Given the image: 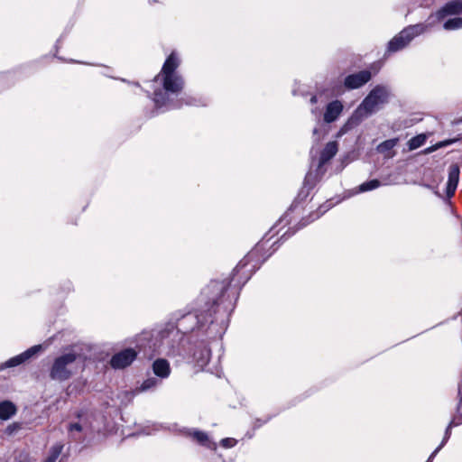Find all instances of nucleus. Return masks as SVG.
I'll use <instances>...</instances> for the list:
<instances>
[{"mask_svg":"<svg viewBox=\"0 0 462 462\" xmlns=\"http://www.w3.org/2000/svg\"><path fill=\"white\" fill-rule=\"evenodd\" d=\"M136 355V351L132 348L125 349L113 356L110 364L114 368H125L135 359Z\"/></svg>","mask_w":462,"mask_h":462,"instance_id":"0eeeda50","label":"nucleus"},{"mask_svg":"<svg viewBox=\"0 0 462 462\" xmlns=\"http://www.w3.org/2000/svg\"><path fill=\"white\" fill-rule=\"evenodd\" d=\"M433 150H434V149H432V148H430V149H427V150L425 151V152L427 153V152H431V151H433Z\"/></svg>","mask_w":462,"mask_h":462,"instance_id":"72a5a7b5","label":"nucleus"},{"mask_svg":"<svg viewBox=\"0 0 462 462\" xmlns=\"http://www.w3.org/2000/svg\"><path fill=\"white\" fill-rule=\"evenodd\" d=\"M74 430H76V431H79H79H82V430H83V428H82V426H81L79 423H72V424H70V425H69V432H72V431H74Z\"/></svg>","mask_w":462,"mask_h":462,"instance_id":"bb28decb","label":"nucleus"},{"mask_svg":"<svg viewBox=\"0 0 462 462\" xmlns=\"http://www.w3.org/2000/svg\"><path fill=\"white\" fill-rule=\"evenodd\" d=\"M157 383H158L157 379H155V378H148L147 380H145L142 383L141 390L142 391L149 390L151 388L155 387L157 385Z\"/></svg>","mask_w":462,"mask_h":462,"instance_id":"5701e85b","label":"nucleus"},{"mask_svg":"<svg viewBox=\"0 0 462 462\" xmlns=\"http://www.w3.org/2000/svg\"><path fill=\"white\" fill-rule=\"evenodd\" d=\"M443 23L442 29H462V0H448L431 13L424 23L409 24L402 29H431Z\"/></svg>","mask_w":462,"mask_h":462,"instance_id":"7ed1b4c3","label":"nucleus"},{"mask_svg":"<svg viewBox=\"0 0 462 462\" xmlns=\"http://www.w3.org/2000/svg\"><path fill=\"white\" fill-rule=\"evenodd\" d=\"M397 143V138L386 140L377 146V151L380 153L384 154L385 157L392 158L395 154L393 149L394 148V146H396Z\"/></svg>","mask_w":462,"mask_h":462,"instance_id":"2eb2a0df","label":"nucleus"},{"mask_svg":"<svg viewBox=\"0 0 462 462\" xmlns=\"http://www.w3.org/2000/svg\"><path fill=\"white\" fill-rule=\"evenodd\" d=\"M415 36H417V33H411L410 31H401L389 42L388 51L395 52L403 49Z\"/></svg>","mask_w":462,"mask_h":462,"instance_id":"6e6552de","label":"nucleus"},{"mask_svg":"<svg viewBox=\"0 0 462 462\" xmlns=\"http://www.w3.org/2000/svg\"><path fill=\"white\" fill-rule=\"evenodd\" d=\"M177 332L174 330L163 333L161 338V344L158 346L157 349L152 350L151 354H148L145 350V346L143 343L138 344L139 350L143 349L144 356L152 357L155 353L158 354H166L171 355L173 353V347L171 346V340L172 337H175Z\"/></svg>","mask_w":462,"mask_h":462,"instance_id":"423d86ee","label":"nucleus"},{"mask_svg":"<svg viewBox=\"0 0 462 462\" xmlns=\"http://www.w3.org/2000/svg\"><path fill=\"white\" fill-rule=\"evenodd\" d=\"M444 446V443H441L433 452L432 454L430 456V457L428 458V460L426 462H432L433 458L435 457V456L437 455V453L443 448Z\"/></svg>","mask_w":462,"mask_h":462,"instance_id":"cd10ccee","label":"nucleus"},{"mask_svg":"<svg viewBox=\"0 0 462 462\" xmlns=\"http://www.w3.org/2000/svg\"><path fill=\"white\" fill-rule=\"evenodd\" d=\"M379 186H380L379 180H369L367 182L361 184L359 187V189H360V191L364 192V191L374 189L378 188Z\"/></svg>","mask_w":462,"mask_h":462,"instance_id":"412c9836","label":"nucleus"},{"mask_svg":"<svg viewBox=\"0 0 462 462\" xmlns=\"http://www.w3.org/2000/svg\"><path fill=\"white\" fill-rule=\"evenodd\" d=\"M439 1V0H406L408 13L418 7L430 8L431 6L437 5Z\"/></svg>","mask_w":462,"mask_h":462,"instance_id":"dca6fc26","label":"nucleus"},{"mask_svg":"<svg viewBox=\"0 0 462 462\" xmlns=\"http://www.w3.org/2000/svg\"><path fill=\"white\" fill-rule=\"evenodd\" d=\"M328 206H326V207L321 206L319 208L320 213L315 214V217H313V219L319 217L322 214H324L328 210Z\"/></svg>","mask_w":462,"mask_h":462,"instance_id":"c756f323","label":"nucleus"},{"mask_svg":"<svg viewBox=\"0 0 462 462\" xmlns=\"http://www.w3.org/2000/svg\"><path fill=\"white\" fill-rule=\"evenodd\" d=\"M337 152V143L329 142L327 143L323 151L321 152L319 158V164L323 165L333 158Z\"/></svg>","mask_w":462,"mask_h":462,"instance_id":"4468645a","label":"nucleus"},{"mask_svg":"<svg viewBox=\"0 0 462 462\" xmlns=\"http://www.w3.org/2000/svg\"><path fill=\"white\" fill-rule=\"evenodd\" d=\"M459 180V168L457 164H451L448 169V180L447 185V195H454Z\"/></svg>","mask_w":462,"mask_h":462,"instance_id":"9b49d317","label":"nucleus"},{"mask_svg":"<svg viewBox=\"0 0 462 462\" xmlns=\"http://www.w3.org/2000/svg\"><path fill=\"white\" fill-rule=\"evenodd\" d=\"M452 427H453V426H450V423H449V424H448V428H447V430H446L444 439H443V440H442V442H441V443H444V445L446 444V442L448 441V439H449V437H450V434H451V431H450V430H451V428H452Z\"/></svg>","mask_w":462,"mask_h":462,"instance_id":"c85d7f7f","label":"nucleus"},{"mask_svg":"<svg viewBox=\"0 0 462 462\" xmlns=\"http://www.w3.org/2000/svg\"><path fill=\"white\" fill-rule=\"evenodd\" d=\"M16 408L11 402L5 401L0 402V419L8 420L14 415Z\"/></svg>","mask_w":462,"mask_h":462,"instance_id":"f3484780","label":"nucleus"},{"mask_svg":"<svg viewBox=\"0 0 462 462\" xmlns=\"http://www.w3.org/2000/svg\"><path fill=\"white\" fill-rule=\"evenodd\" d=\"M254 252H251L250 254H248L242 261H240V263L235 268L234 272L236 273L240 272L242 269H244L245 267H246L249 264V262L251 261V259L254 257Z\"/></svg>","mask_w":462,"mask_h":462,"instance_id":"4be33fe9","label":"nucleus"},{"mask_svg":"<svg viewBox=\"0 0 462 462\" xmlns=\"http://www.w3.org/2000/svg\"><path fill=\"white\" fill-rule=\"evenodd\" d=\"M371 77V72L368 70L359 71L347 76L345 79V86L350 89L358 88L368 82Z\"/></svg>","mask_w":462,"mask_h":462,"instance_id":"1a4fd4ad","label":"nucleus"},{"mask_svg":"<svg viewBox=\"0 0 462 462\" xmlns=\"http://www.w3.org/2000/svg\"><path fill=\"white\" fill-rule=\"evenodd\" d=\"M41 349H42V346H40V345L33 346L31 348L24 351L23 353L9 359L5 363V366L6 367H14V366L19 365L23 364V362L27 361L28 359H30L34 355H36Z\"/></svg>","mask_w":462,"mask_h":462,"instance_id":"9d476101","label":"nucleus"},{"mask_svg":"<svg viewBox=\"0 0 462 462\" xmlns=\"http://www.w3.org/2000/svg\"><path fill=\"white\" fill-rule=\"evenodd\" d=\"M143 339H146V340H149V335L148 334H143Z\"/></svg>","mask_w":462,"mask_h":462,"instance_id":"473e14b6","label":"nucleus"},{"mask_svg":"<svg viewBox=\"0 0 462 462\" xmlns=\"http://www.w3.org/2000/svg\"><path fill=\"white\" fill-rule=\"evenodd\" d=\"M389 91L385 87H375L357 107L355 116H367L387 102Z\"/></svg>","mask_w":462,"mask_h":462,"instance_id":"39448f33","label":"nucleus"},{"mask_svg":"<svg viewBox=\"0 0 462 462\" xmlns=\"http://www.w3.org/2000/svg\"><path fill=\"white\" fill-rule=\"evenodd\" d=\"M343 110V105L340 101L335 100L328 104L325 114L324 121L326 123H332L339 116Z\"/></svg>","mask_w":462,"mask_h":462,"instance_id":"f8f14e48","label":"nucleus"},{"mask_svg":"<svg viewBox=\"0 0 462 462\" xmlns=\"http://www.w3.org/2000/svg\"><path fill=\"white\" fill-rule=\"evenodd\" d=\"M236 440L232 438H226L221 440V445L225 448H232L236 445Z\"/></svg>","mask_w":462,"mask_h":462,"instance_id":"a878e982","label":"nucleus"},{"mask_svg":"<svg viewBox=\"0 0 462 462\" xmlns=\"http://www.w3.org/2000/svg\"><path fill=\"white\" fill-rule=\"evenodd\" d=\"M350 125V122H348L347 124H346V125L341 128V130H340V132H339V134H339V135H340V134H343L346 131H347V129H348V125Z\"/></svg>","mask_w":462,"mask_h":462,"instance_id":"7c9ffc66","label":"nucleus"},{"mask_svg":"<svg viewBox=\"0 0 462 462\" xmlns=\"http://www.w3.org/2000/svg\"><path fill=\"white\" fill-rule=\"evenodd\" d=\"M180 64V59L175 51H172L166 59L161 72L155 77L154 81L162 83L165 92L154 91V102L157 106H166L169 100V93H179L184 85L182 78L176 72Z\"/></svg>","mask_w":462,"mask_h":462,"instance_id":"f03ea898","label":"nucleus"},{"mask_svg":"<svg viewBox=\"0 0 462 462\" xmlns=\"http://www.w3.org/2000/svg\"><path fill=\"white\" fill-rule=\"evenodd\" d=\"M462 424V413H460V407L457 409V414H456L451 421H450V426H458Z\"/></svg>","mask_w":462,"mask_h":462,"instance_id":"b1692460","label":"nucleus"},{"mask_svg":"<svg viewBox=\"0 0 462 462\" xmlns=\"http://www.w3.org/2000/svg\"><path fill=\"white\" fill-rule=\"evenodd\" d=\"M63 449L62 443H56L53 445L51 449L48 457L44 460V462H55L59 456L60 455Z\"/></svg>","mask_w":462,"mask_h":462,"instance_id":"a211bd4d","label":"nucleus"},{"mask_svg":"<svg viewBox=\"0 0 462 462\" xmlns=\"http://www.w3.org/2000/svg\"><path fill=\"white\" fill-rule=\"evenodd\" d=\"M79 355L69 352L55 358L50 371V376L56 381H66L69 379L78 370Z\"/></svg>","mask_w":462,"mask_h":462,"instance_id":"20e7f679","label":"nucleus"},{"mask_svg":"<svg viewBox=\"0 0 462 462\" xmlns=\"http://www.w3.org/2000/svg\"><path fill=\"white\" fill-rule=\"evenodd\" d=\"M425 142H426V135H424V134H419V135H417L415 137H412L408 142L409 149L411 151L415 150V149L422 146Z\"/></svg>","mask_w":462,"mask_h":462,"instance_id":"6ab92c4d","label":"nucleus"},{"mask_svg":"<svg viewBox=\"0 0 462 462\" xmlns=\"http://www.w3.org/2000/svg\"><path fill=\"white\" fill-rule=\"evenodd\" d=\"M192 438L195 439L198 443L204 445V446H209V439L208 435L203 431L196 430L192 433Z\"/></svg>","mask_w":462,"mask_h":462,"instance_id":"aec40b11","label":"nucleus"},{"mask_svg":"<svg viewBox=\"0 0 462 462\" xmlns=\"http://www.w3.org/2000/svg\"><path fill=\"white\" fill-rule=\"evenodd\" d=\"M228 283L225 281L211 282L203 289L200 298L205 302L206 309L201 310L196 317L202 325L210 322L213 323L212 314H221L227 317L231 310V302L225 300V292L227 290Z\"/></svg>","mask_w":462,"mask_h":462,"instance_id":"f257e3e1","label":"nucleus"},{"mask_svg":"<svg viewBox=\"0 0 462 462\" xmlns=\"http://www.w3.org/2000/svg\"><path fill=\"white\" fill-rule=\"evenodd\" d=\"M21 429V425L19 423H13L6 427L5 433L8 435H13L16 431H18Z\"/></svg>","mask_w":462,"mask_h":462,"instance_id":"393cba45","label":"nucleus"},{"mask_svg":"<svg viewBox=\"0 0 462 462\" xmlns=\"http://www.w3.org/2000/svg\"><path fill=\"white\" fill-rule=\"evenodd\" d=\"M152 371L157 376L167 378L171 374L170 364L167 360L159 358L153 362Z\"/></svg>","mask_w":462,"mask_h":462,"instance_id":"ddd939ff","label":"nucleus"},{"mask_svg":"<svg viewBox=\"0 0 462 462\" xmlns=\"http://www.w3.org/2000/svg\"><path fill=\"white\" fill-rule=\"evenodd\" d=\"M310 102L311 103H316L317 102V97L315 96H313L311 98H310Z\"/></svg>","mask_w":462,"mask_h":462,"instance_id":"2f4dec72","label":"nucleus"}]
</instances>
